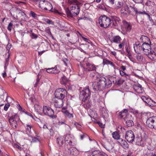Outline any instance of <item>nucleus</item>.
I'll return each mask as SVG.
<instances>
[{"mask_svg": "<svg viewBox=\"0 0 156 156\" xmlns=\"http://www.w3.org/2000/svg\"><path fill=\"white\" fill-rule=\"evenodd\" d=\"M136 3H141L143 2V0H133Z\"/></svg>", "mask_w": 156, "mask_h": 156, "instance_id": "13d9d810", "label": "nucleus"}, {"mask_svg": "<svg viewBox=\"0 0 156 156\" xmlns=\"http://www.w3.org/2000/svg\"><path fill=\"white\" fill-rule=\"evenodd\" d=\"M32 126L30 125H26V130L29 133H30L31 131V129Z\"/></svg>", "mask_w": 156, "mask_h": 156, "instance_id": "37998d69", "label": "nucleus"}, {"mask_svg": "<svg viewBox=\"0 0 156 156\" xmlns=\"http://www.w3.org/2000/svg\"><path fill=\"white\" fill-rule=\"evenodd\" d=\"M146 123L149 128L156 129V116L148 118L147 120Z\"/></svg>", "mask_w": 156, "mask_h": 156, "instance_id": "7ed1b4c3", "label": "nucleus"}, {"mask_svg": "<svg viewBox=\"0 0 156 156\" xmlns=\"http://www.w3.org/2000/svg\"><path fill=\"white\" fill-rule=\"evenodd\" d=\"M61 83L62 84H66L68 81V79L65 76L62 77Z\"/></svg>", "mask_w": 156, "mask_h": 156, "instance_id": "f704fd0d", "label": "nucleus"}, {"mask_svg": "<svg viewBox=\"0 0 156 156\" xmlns=\"http://www.w3.org/2000/svg\"><path fill=\"white\" fill-rule=\"evenodd\" d=\"M91 106V103L90 101H88L86 104L84 105V107L86 109H88L90 108Z\"/></svg>", "mask_w": 156, "mask_h": 156, "instance_id": "ea45409f", "label": "nucleus"}, {"mask_svg": "<svg viewBox=\"0 0 156 156\" xmlns=\"http://www.w3.org/2000/svg\"><path fill=\"white\" fill-rule=\"evenodd\" d=\"M133 48L135 52L137 53H139L142 50V45L136 43L133 45Z\"/></svg>", "mask_w": 156, "mask_h": 156, "instance_id": "4468645a", "label": "nucleus"}, {"mask_svg": "<svg viewBox=\"0 0 156 156\" xmlns=\"http://www.w3.org/2000/svg\"><path fill=\"white\" fill-rule=\"evenodd\" d=\"M87 136V135L86 134H83L82 135H80V139H81V140H83V138L85 137V136Z\"/></svg>", "mask_w": 156, "mask_h": 156, "instance_id": "680f3d73", "label": "nucleus"}, {"mask_svg": "<svg viewBox=\"0 0 156 156\" xmlns=\"http://www.w3.org/2000/svg\"><path fill=\"white\" fill-rule=\"evenodd\" d=\"M68 2L70 4H72L71 6V10H75V9H79L80 7L78 4L79 2L77 0H68Z\"/></svg>", "mask_w": 156, "mask_h": 156, "instance_id": "f8f14e48", "label": "nucleus"}, {"mask_svg": "<svg viewBox=\"0 0 156 156\" xmlns=\"http://www.w3.org/2000/svg\"><path fill=\"white\" fill-rule=\"evenodd\" d=\"M147 138V136L144 133L140 137L137 138L136 143L138 145L144 146L145 144V142Z\"/></svg>", "mask_w": 156, "mask_h": 156, "instance_id": "0eeeda50", "label": "nucleus"}, {"mask_svg": "<svg viewBox=\"0 0 156 156\" xmlns=\"http://www.w3.org/2000/svg\"><path fill=\"white\" fill-rule=\"evenodd\" d=\"M107 17L105 16H100L98 19L99 23L101 26L104 28H106L107 27V21L106 20Z\"/></svg>", "mask_w": 156, "mask_h": 156, "instance_id": "6e6552de", "label": "nucleus"}, {"mask_svg": "<svg viewBox=\"0 0 156 156\" xmlns=\"http://www.w3.org/2000/svg\"><path fill=\"white\" fill-rule=\"evenodd\" d=\"M90 91L88 86L83 88L80 91V98L83 101H85L90 97Z\"/></svg>", "mask_w": 156, "mask_h": 156, "instance_id": "f03ea898", "label": "nucleus"}, {"mask_svg": "<svg viewBox=\"0 0 156 156\" xmlns=\"http://www.w3.org/2000/svg\"><path fill=\"white\" fill-rule=\"evenodd\" d=\"M9 55H8L7 58H6L5 62V68H6V67L8 66L9 64Z\"/></svg>", "mask_w": 156, "mask_h": 156, "instance_id": "a18cd8bd", "label": "nucleus"}, {"mask_svg": "<svg viewBox=\"0 0 156 156\" xmlns=\"http://www.w3.org/2000/svg\"><path fill=\"white\" fill-rule=\"evenodd\" d=\"M64 138V141H66L70 145H72V138L69 135L63 136Z\"/></svg>", "mask_w": 156, "mask_h": 156, "instance_id": "c85d7f7f", "label": "nucleus"}, {"mask_svg": "<svg viewBox=\"0 0 156 156\" xmlns=\"http://www.w3.org/2000/svg\"><path fill=\"white\" fill-rule=\"evenodd\" d=\"M115 17L111 16V18H108L109 23L108 25V27H113L114 26H116V23L115 21Z\"/></svg>", "mask_w": 156, "mask_h": 156, "instance_id": "dca6fc26", "label": "nucleus"}, {"mask_svg": "<svg viewBox=\"0 0 156 156\" xmlns=\"http://www.w3.org/2000/svg\"><path fill=\"white\" fill-rule=\"evenodd\" d=\"M47 72L49 73H58V72H55L56 70V68L55 67L50 69H47Z\"/></svg>", "mask_w": 156, "mask_h": 156, "instance_id": "72a5a7b5", "label": "nucleus"}, {"mask_svg": "<svg viewBox=\"0 0 156 156\" xmlns=\"http://www.w3.org/2000/svg\"><path fill=\"white\" fill-rule=\"evenodd\" d=\"M146 55L151 60L154 61L156 60V53L153 50H151L150 52H149Z\"/></svg>", "mask_w": 156, "mask_h": 156, "instance_id": "a211bd4d", "label": "nucleus"}, {"mask_svg": "<svg viewBox=\"0 0 156 156\" xmlns=\"http://www.w3.org/2000/svg\"><path fill=\"white\" fill-rule=\"evenodd\" d=\"M120 75L122 76H128V75L126 73L123 72V71L122 70H120Z\"/></svg>", "mask_w": 156, "mask_h": 156, "instance_id": "8fccbe9b", "label": "nucleus"}, {"mask_svg": "<svg viewBox=\"0 0 156 156\" xmlns=\"http://www.w3.org/2000/svg\"><path fill=\"white\" fill-rule=\"evenodd\" d=\"M124 81V80L122 79H118L117 80H116V83L117 85L119 86L122 84Z\"/></svg>", "mask_w": 156, "mask_h": 156, "instance_id": "e433bc0d", "label": "nucleus"}, {"mask_svg": "<svg viewBox=\"0 0 156 156\" xmlns=\"http://www.w3.org/2000/svg\"><path fill=\"white\" fill-rule=\"evenodd\" d=\"M34 108L35 110L39 114H42L43 111L41 106L38 104H36L34 105Z\"/></svg>", "mask_w": 156, "mask_h": 156, "instance_id": "393cba45", "label": "nucleus"}, {"mask_svg": "<svg viewBox=\"0 0 156 156\" xmlns=\"http://www.w3.org/2000/svg\"><path fill=\"white\" fill-rule=\"evenodd\" d=\"M76 12H73V10H66V13L67 15L70 16H76L79 14L80 10H76Z\"/></svg>", "mask_w": 156, "mask_h": 156, "instance_id": "a878e982", "label": "nucleus"}, {"mask_svg": "<svg viewBox=\"0 0 156 156\" xmlns=\"http://www.w3.org/2000/svg\"><path fill=\"white\" fill-rule=\"evenodd\" d=\"M85 64L87 67V68H85V70L86 71H92L95 70L96 67L94 65L91 64L89 63H87Z\"/></svg>", "mask_w": 156, "mask_h": 156, "instance_id": "6ab92c4d", "label": "nucleus"}, {"mask_svg": "<svg viewBox=\"0 0 156 156\" xmlns=\"http://www.w3.org/2000/svg\"><path fill=\"white\" fill-rule=\"evenodd\" d=\"M128 110L125 109L119 113V116L122 118L125 119L126 118H127L128 115H131L130 114H128Z\"/></svg>", "mask_w": 156, "mask_h": 156, "instance_id": "2eb2a0df", "label": "nucleus"}, {"mask_svg": "<svg viewBox=\"0 0 156 156\" xmlns=\"http://www.w3.org/2000/svg\"><path fill=\"white\" fill-rule=\"evenodd\" d=\"M141 98L147 104L150 105H150V104L149 103V101H151L153 102L152 100H151V99L149 98H147L146 97L142 96L141 97Z\"/></svg>", "mask_w": 156, "mask_h": 156, "instance_id": "2f4dec72", "label": "nucleus"}, {"mask_svg": "<svg viewBox=\"0 0 156 156\" xmlns=\"http://www.w3.org/2000/svg\"><path fill=\"white\" fill-rule=\"evenodd\" d=\"M31 37L33 39H36L37 37V36L36 34H35L34 33H32L31 34Z\"/></svg>", "mask_w": 156, "mask_h": 156, "instance_id": "603ef678", "label": "nucleus"}, {"mask_svg": "<svg viewBox=\"0 0 156 156\" xmlns=\"http://www.w3.org/2000/svg\"><path fill=\"white\" fill-rule=\"evenodd\" d=\"M112 135L113 137L115 139L119 140L120 138V136L118 133L116 131L113 132L112 133Z\"/></svg>", "mask_w": 156, "mask_h": 156, "instance_id": "7c9ffc66", "label": "nucleus"}, {"mask_svg": "<svg viewBox=\"0 0 156 156\" xmlns=\"http://www.w3.org/2000/svg\"><path fill=\"white\" fill-rule=\"evenodd\" d=\"M125 137L126 140L129 143H132L135 138L134 133L131 130H129L126 132Z\"/></svg>", "mask_w": 156, "mask_h": 156, "instance_id": "423d86ee", "label": "nucleus"}, {"mask_svg": "<svg viewBox=\"0 0 156 156\" xmlns=\"http://www.w3.org/2000/svg\"><path fill=\"white\" fill-rule=\"evenodd\" d=\"M106 80L104 77L101 78L98 82H94L93 83L92 86L95 91L101 90L106 86Z\"/></svg>", "mask_w": 156, "mask_h": 156, "instance_id": "f257e3e1", "label": "nucleus"}, {"mask_svg": "<svg viewBox=\"0 0 156 156\" xmlns=\"http://www.w3.org/2000/svg\"><path fill=\"white\" fill-rule=\"evenodd\" d=\"M112 83L114 84L116 83V78L112 76L109 77L108 80V87H111Z\"/></svg>", "mask_w": 156, "mask_h": 156, "instance_id": "4be33fe9", "label": "nucleus"}, {"mask_svg": "<svg viewBox=\"0 0 156 156\" xmlns=\"http://www.w3.org/2000/svg\"><path fill=\"white\" fill-rule=\"evenodd\" d=\"M40 137L37 136V137H34L32 138L31 143H36L40 141Z\"/></svg>", "mask_w": 156, "mask_h": 156, "instance_id": "c9c22d12", "label": "nucleus"}, {"mask_svg": "<svg viewBox=\"0 0 156 156\" xmlns=\"http://www.w3.org/2000/svg\"><path fill=\"white\" fill-rule=\"evenodd\" d=\"M82 38L86 42H88V41H89V39H88V38L85 37H84L82 36Z\"/></svg>", "mask_w": 156, "mask_h": 156, "instance_id": "e2e57ef3", "label": "nucleus"}, {"mask_svg": "<svg viewBox=\"0 0 156 156\" xmlns=\"http://www.w3.org/2000/svg\"><path fill=\"white\" fill-rule=\"evenodd\" d=\"M78 40V37L77 35L74 36L72 37L71 39H70V42L73 44L76 43Z\"/></svg>", "mask_w": 156, "mask_h": 156, "instance_id": "473e14b6", "label": "nucleus"}, {"mask_svg": "<svg viewBox=\"0 0 156 156\" xmlns=\"http://www.w3.org/2000/svg\"><path fill=\"white\" fill-rule=\"evenodd\" d=\"M53 101L56 108H60L62 106L63 99L57 98H54L53 99Z\"/></svg>", "mask_w": 156, "mask_h": 156, "instance_id": "9b49d317", "label": "nucleus"}, {"mask_svg": "<svg viewBox=\"0 0 156 156\" xmlns=\"http://www.w3.org/2000/svg\"><path fill=\"white\" fill-rule=\"evenodd\" d=\"M41 127H42L44 129H48L47 126L44 124H42V126H41Z\"/></svg>", "mask_w": 156, "mask_h": 156, "instance_id": "0e129e2a", "label": "nucleus"}, {"mask_svg": "<svg viewBox=\"0 0 156 156\" xmlns=\"http://www.w3.org/2000/svg\"><path fill=\"white\" fill-rule=\"evenodd\" d=\"M133 89L136 92L139 94H141L143 93L144 90L140 85H134L133 86Z\"/></svg>", "mask_w": 156, "mask_h": 156, "instance_id": "5701e85b", "label": "nucleus"}, {"mask_svg": "<svg viewBox=\"0 0 156 156\" xmlns=\"http://www.w3.org/2000/svg\"><path fill=\"white\" fill-rule=\"evenodd\" d=\"M12 25L13 24L12 23H9L7 27V29L9 31H11V30Z\"/></svg>", "mask_w": 156, "mask_h": 156, "instance_id": "de8ad7c7", "label": "nucleus"}, {"mask_svg": "<svg viewBox=\"0 0 156 156\" xmlns=\"http://www.w3.org/2000/svg\"><path fill=\"white\" fill-rule=\"evenodd\" d=\"M103 63L104 65L107 64V60L106 59H104L103 60Z\"/></svg>", "mask_w": 156, "mask_h": 156, "instance_id": "774afa93", "label": "nucleus"}, {"mask_svg": "<svg viewBox=\"0 0 156 156\" xmlns=\"http://www.w3.org/2000/svg\"><path fill=\"white\" fill-rule=\"evenodd\" d=\"M114 64L112 62L108 60V67H111L114 69Z\"/></svg>", "mask_w": 156, "mask_h": 156, "instance_id": "a19ab883", "label": "nucleus"}, {"mask_svg": "<svg viewBox=\"0 0 156 156\" xmlns=\"http://www.w3.org/2000/svg\"><path fill=\"white\" fill-rule=\"evenodd\" d=\"M129 14V12L127 10H121V14L122 16H126Z\"/></svg>", "mask_w": 156, "mask_h": 156, "instance_id": "4c0bfd02", "label": "nucleus"}, {"mask_svg": "<svg viewBox=\"0 0 156 156\" xmlns=\"http://www.w3.org/2000/svg\"><path fill=\"white\" fill-rule=\"evenodd\" d=\"M135 11L136 13H138L139 14H145V15H147V16H148V19L150 21H151L152 20V19L150 17V16L152 15L154 13V12H152V13H148V12H147L145 11H143L142 12H141V11H140V10L139 11L138 10H135Z\"/></svg>", "mask_w": 156, "mask_h": 156, "instance_id": "aec40b11", "label": "nucleus"}, {"mask_svg": "<svg viewBox=\"0 0 156 156\" xmlns=\"http://www.w3.org/2000/svg\"><path fill=\"white\" fill-rule=\"evenodd\" d=\"M125 42L122 41V42L120 43L118 45L119 48V49L123 48L124 46V45Z\"/></svg>", "mask_w": 156, "mask_h": 156, "instance_id": "49530a36", "label": "nucleus"}, {"mask_svg": "<svg viewBox=\"0 0 156 156\" xmlns=\"http://www.w3.org/2000/svg\"><path fill=\"white\" fill-rule=\"evenodd\" d=\"M12 47V45L11 44L9 43H8V44L6 46V49L7 50L9 51L10 50V49Z\"/></svg>", "mask_w": 156, "mask_h": 156, "instance_id": "6e6d98bb", "label": "nucleus"}, {"mask_svg": "<svg viewBox=\"0 0 156 156\" xmlns=\"http://www.w3.org/2000/svg\"><path fill=\"white\" fill-rule=\"evenodd\" d=\"M136 59L139 61L142 60L143 59V57L140 55H137L136 56Z\"/></svg>", "mask_w": 156, "mask_h": 156, "instance_id": "79ce46f5", "label": "nucleus"}, {"mask_svg": "<svg viewBox=\"0 0 156 156\" xmlns=\"http://www.w3.org/2000/svg\"><path fill=\"white\" fill-rule=\"evenodd\" d=\"M133 118L132 115H128V117L126 118L125 121H126V125L128 127L133 126L134 124L133 121Z\"/></svg>", "mask_w": 156, "mask_h": 156, "instance_id": "ddd939ff", "label": "nucleus"}, {"mask_svg": "<svg viewBox=\"0 0 156 156\" xmlns=\"http://www.w3.org/2000/svg\"><path fill=\"white\" fill-rule=\"evenodd\" d=\"M65 122H66V121L64 120H63V121L60 120L58 122V124L59 125H62L63 124H65Z\"/></svg>", "mask_w": 156, "mask_h": 156, "instance_id": "4d7b16f0", "label": "nucleus"}, {"mask_svg": "<svg viewBox=\"0 0 156 156\" xmlns=\"http://www.w3.org/2000/svg\"><path fill=\"white\" fill-rule=\"evenodd\" d=\"M46 22L48 24H52L53 25H54V23L51 20H50L49 19H47L46 20Z\"/></svg>", "mask_w": 156, "mask_h": 156, "instance_id": "3c124183", "label": "nucleus"}, {"mask_svg": "<svg viewBox=\"0 0 156 156\" xmlns=\"http://www.w3.org/2000/svg\"><path fill=\"white\" fill-rule=\"evenodd\" d=\"M64 115L68 117L69 118H73V116L72 114L70 113L68 111L64 114Z\"/></svg>", "mask_w": 156, "mask_h": 156, "instance_id": "58836bf2", "label": "nucleus"}, {"mask_svg": "<svg viewBox=\"0 0 156 156\" xmlns=\"http://www.w3.org/2000/svg\"><path fill=\"white\" fill-rule=\"evenodd\" d=\"M150 44L148 43H143L142 44L143 52L146 55L148 54L149 52H150L151 50V47Z\"/></svg>", "mask_w": 156, "mask_h": 156, "instance_id": "9d476101", "label": "nucleus"}, {"mask_svg": "<svg viewBox=\"0 0 156 156\" xmlns=\"http://www.w3.org/2000/svg\"><path fill=\"white\" fill-rule=\"evenodd\" d=\"M140 40L144 43H147V42L148 41L150 44H151V42L150 41V39L146 36L142 35L140 37Z\"/></svg>", "mask_w": 156, "mask_h": 156, "instance_id": "cd10ccee", "label": "nucleus"}, {"mask_svg": "<svg viewBox=\"0 0 156 156\" xmlns=\"http://www.w3.org/2000/svg\"><path fill=\"white\" fill-rule=\"evenodd\" d=\"M67 91L63 88H58L56 89L55 93V97L63 99L67 95Z\"/></svg>", "mask_w": 156, "mask_h": 156, "instance_id": "20e7f679", "label": "nucleus"}, {"mask_svg": "<svg viewBox=\"0 0 156 156\" xmlns=\"http://www.w3.org/2000/svg\"><path fill=\"white\" fill-rule=\"evenodd\" d=\"M92 156H105V154L102 152H101L100 151H95L92 152Z\"/></svg>", "mask_w": 156, "mask_h": 156, "instance_id": "bb28decb", "label": "nucleus"}, {"mask_svg": "<svg viewBox=\"0 0 156 156\" xmlns=\"http://www.w3.org/2000/svg\"><path fill=\"white\" fill-rule=\"evenodd\" d=\"M64 142V138L63 136H60L57 139L56 142L59 146H61Z\"/></svg>", "mask_w": 156, "mask_h": 156, "instance_id": "b1692460", "label": "nucleus"}, {"mask_svg": "<svg viewBox=\"0 0 156 156\" xmlns=\"http://www.w3.org/2000/svg\"><path fill=\"white\" fill-rule=\"evenodd\" d=\"M121 38L119 36H116L114 37L112 40L113 42L116 43H119L120 42Z\"/></svg>", "mask_w": 156, "mask_h": 156, "instance_id": "c756f323", "label": "nucleus"}, {"mask_svg": "<svg viewBox=\"0 0 156 156\" xmlns=\"http://www.w3.org/2000/svg\"><path fill=\"white\" fill-rule=\"evenodd\" d=\"M51 12L55 14H58L60 15H62V13L61 12L60 10H50Z\"/></svg>", "mask_w": 156, "mask_h": 156, "instance_id": "c03bdc74", "label": "nucleus"}, {"mask_svg": "<svg viewBox=\"0 0 156 156\" xmlns=\"http://www.w3.org/2000/svg\"><path fill=\"white\" fill-rule=\"evenodd\" d=\"M123 25L126 32H130L132 29V26L130 23L125 20L122 21Z\"/></svg>", "mask_w": 156, "mask_h": 156, "instance_id": "f3484780", "label": "nucleus"}, {"mask_svg": "<svg viewBox=\"0 0 156 156\" xmlns=\"http://www.w3.org/2000/svg\"><path fill=\"white\" fill-rule=\"evenodd\" d=\"M126 69V66H122L120 67V69L122 70V71H125Z\"/></svg>", "mask_w": 156, "mask_h": 156, "instance_id": "69168bd1", "label": "nucleus"}, {"mask_svg": "<svg viewBox=\"0 0 156 156\" xmlns=\"http://www.w3.org/2000/svg\"><path fill=\"white\" fill-rule=\"evenodd\" d=\"M10 106V104L9 103L6 104L4 107V109L5 111H7Z\"/></svg>", "mask_w": 156, "mask_h": 156, "instance_id": "09e8293b", "label": "nucleus"}, {"mask_svg": "<svg viewBox=\"0 0 156 156\" xmlns=\"http://www.w3.org/2000/svg\"><path fill=\"white\" fill-rule=\"evenodd\" d=\"M20 120L19 118L16 114L9 117V121L10 125L13 128H16L17 125V122Z\"/></svg>", "mask_w": 156, "mask_h": 156, "instance_id": "39448f33", "label": "nucleus"}, {"mask_svg": "<svg viewBox=\"0 0 156 156\" xmlns=\"http://www.w3.org/2000/svg\"><path fill=\"white\" fill-rule=\"evenodd\" d=\"M50 134L51 135H53L54 134V132L53 130L52 129H49Z\"/></svg>", "mask_w": 156, "mask_h": 156, "instance_id": "052dcab7", "label": "nucleus"}, {"mask_svg": "<svg viewBox=\"0 0 156 156\" xmlns=\"http://www.w3.org/2000/svg\"><path fill=\"white\" fill-rule=\"evenodd\" d=\"M118 142L120 144L121 146L124 148L127 149L129 147V146L127 143L122 139H119Z\"/></svg>", "mask_w": 156, "mask_h": 156, "instance_id": "412c9836", "label": "nucleus"}, {"mask_svg": "<svg viewBox=\"0 0 156 156\" xmlns=\"http://www.w3.org/2000/svg\"><path fill=\"white\" fill-rule=\"evenodd\" d=\"M67 111L66 110V109L64 108H62V112L65 114L66 112H67Z\"/></svg>", "mask_w": 156, "mask_h": 156, "instance_id": "338daca9", "label": "nucleus"}, {"mask_svg": "<svg viewBox=\"0 0 156 156\" xmlns=\"http://www.w3.org/2000/svg\"><path fill=\"white\" fill-rule=\"evenodd\" d=\"M30 13H31V16L34 17V18H35L36 17V14H35V13L34 12H33V11H31L30 12Z\"/></svg>", "mask_w": 156, "mask_h": 156, "instance_id": "bf43d9fd", "label": "nucleus"}, {"mask_svg": "<svg viewBox=\"0 0 156 156\" xmlns=\"http://www.w3.org/2000/svg\"><path fill=\"white\" fill-rule=\"evenodd\" d=\"M39 81H40V79L38 78H37V79L36 82L35 84H34V87H36L38 85Z\"/></svg>", "mask_w": 156, "mask_h": 156, "instance_id": "864d4df0", "label": "nucleus"}, {"mask_svg": "<svg viewBox=\"0 0 156 156\" xmlns=\"http://www.w3.org/2000/svg\"><path fill=\"white\" fill-rule=\"evenodd\" d=\"M70 149V154L72 155H75L76 154H74L73 153V152L74 151H76V150L75 149Z\"/></svg>", "mask_w": 156, "mask_h": 156, "instance_id": "5fc2aeb1", "label": "nucleus"}, {"mask_svg": "<svg viewBox=\"0 0 156 156\" xmlns=\"http://www.w3.org/2000/svg\"><path fill=\"white\" fill-rule=\"evenodd\" d=\"M43 112L46 115L52 117L54 114L53 110L50 107L44 106L43 108Z\"/></svg>", "mask_w": 156, "mask_h": 156, "instance_id": "1a4fd4ad", "label": "nucleus"}]
</instances>
